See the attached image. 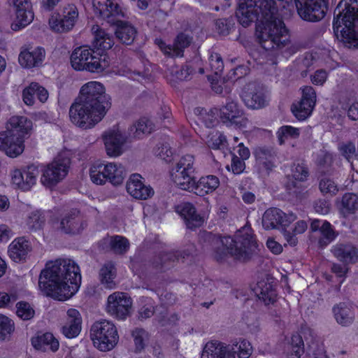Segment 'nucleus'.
<instances>
[{
	"mask_svg": "<svg viewBox=\"0 0 358 358\" xmlns=\"http://www.w3.org/2000/svg\"><path fill=\"white\" fill-rule=\"evenodd\" d=\"M291 7L292 0H239L236 15L240 23L248 27L261 15L255 33L260 45L288 57L297 50L282 20Z\"/></svg>",
	"mask_w": 358,
	"mask_h": 358,
	"instance_id": "1",
	"label": "nucleus"
},
{
	"mask_svg": "<svg viewBox=\"0 0 358 358\" xmlns=\"http://www.w3.org/2000/svg\"><path fill=\"white\" fill-rule=\"evenodd\" d=\"M81 275L78 265L71 259H57L46 263L38 278V289L58 301L71 298L79 289Z\"/></svg>",
	"mask_w": 358,
	"mask_h": 358,
	"instance_id": "2",
	"label": "nucleus"
},
{
	"mask_svg": "<svg viewBox=\"0 0 358 358\" xmlns=\"http://www.w3.org/2000/svg\"><path fill=\"white\" fill-rule=\"evenodd\" d=\"M207 238L211 242L213 257L217 261L224 259L228 255L240 261H245L257 247L248 227L238 231L235 239L230 236L220 237L210 234L207 235Z\"/></svg>",
	"mask_w": 358,
	"mask_h": 358,
	"instance_id": "3",
	"label": "nucleus"
},
{
	"mask_svg": "<svg viewBox=\"0 0 358 358\" xmlns=\"http://www.w3.org/2000/svg\"><path fill=\"white\" fill-rule=\"evenodd\" d=\"M358 20V0H341L335 10L334 31L336 38L348 48L358 47V34L355 31Z\"/></svg>",
	"mask_w": 358,
	"mask_h": 358,
	"instance_id": "4",
	"label": "nucleus"
},
{
	"mask_svg": "<svg viewBox=\"0 0 358 358\" xmlns=\"http://www.w3.org/2000/svg\"><path fill=\"white\" fill-rule=\"evenodd\" d=\"M296 219L293 213H285L278 208H269L263 215L262 224L266 229L280 228L287 243L294 247L299 243V236L308 229L307 222L302 220L291 225Z\"/></svg>",
	"mask_w": 358,
	"mask_h": 358,
	"instance_id": "5",
	"label": "nucleus"
},
{
	"mask_svg": "<svg viewBox=\"0 0 358 358\" xmlns=\"http://www.w3.org/2000/svg\"><path fill=\"white\" fill-rule=\"evenodd\" d=\"M72 68L76 71H86L100 73L110 66V58L106 53L95 52L88 46L76 48L70 57Z\"/></svg>",
	"mask_w": 358,
	"mask_h": 358,
	"instance_id": "6",
	"label": "nucleus"
},
{
	"mask_svg": "<svg viewBox=\"0 0 358 358\" xmlns=\"http://www.w3.org/2000/svg\"><path fill=\"white\" fill-rule=\"evenodd\" d=\"M109 105L84 102L79 99L73 103L69 109L71 122L83 129L93 128L106 114Z\"/></svg>",
	"mask_w": 358,
	"mask_h": 358,
	"instance_id": "7",
	"label": "nucleus"
},
{
	"mask_svg": "<svg viewBox=\"0 0 358 358\" xmlns=\"http://www.w3.org/2000/svg\"><path fill=\"white\" fill-rule=\"evenodd\" d=\"M109 105L84 102L79 99L73 103L69 109L71 122L83 129L93 128L106 114Z\"/></svg>",
	"mask_w": 358,
	"mask_h": 358,
	"instance_id": "8",
	"label": "nucleus"
},
{
	"mask_svg": "<svg viewBox=\"0 0 358 358\" xmlns=\"http://www.w3.org/2000/svg\"><path fill=\"white\" fill-rule=\"evenodd\" d=\"M71 151L61 150L52 162L43 170L41 182L47 187H52L61 182L68 174L71 164Z\"/></svg>",
	"mask_w": 358,
	"mask_h": 358,
	"instance_id": "9",
	"label": "nucleus"
},
{
	"mask_svg": "<svg viewBox=\"0 0 358 358\" xmlns=\"http://www.w3.org/2000/svg\"><path fill=\"white\" fill-rule=\"evenodd\" d=\"M93 345L101 352L112 350L119 341V334L115 324L109 320L94 322L90 329Z\"/></svg>",
	"mask_w": 358,
	"mask_h": 358,
	"instance_id": "10",
	"label": "nucleus"
},
{
	"mask_svg": "<svg viewBox=\"0 0 358 358\" xmlns=\"http://www.w3.org/2000/svg\"><path fill=\"white\" fill-rule=\"evenodd\" d=\"M194 160L192 155L182 156L171 173V180L181 189L189 192L194 189L196 182Z\"/></svg>",
	"mask_w": 358,
	"mask_h": 358,
	"instance_id": "11",
	"label": "nucleus"
},
{
	"mask_svg": "<svg viewBox=\"0 0 358 358\" xmlns=\"http://www.w3.org/2000/svg\"><path fill=\"white\" fill-rule=\"evenodd\" d=\"M78 8L74 3L65 4L61 13H53L49 18L50 29L57 33H64L71 31L78 20Z\"/></svg>",
	"mask_w": 358,
	"mask_h": 358,
	"instance_id": "12",
	"label": "nucleus"
},
{
	"mask_svg": "<svg viewBox=\"0 0 358 358\" xmlns=\"http://www.w3.org/2000/svg\"><path fill=\"white\" fill-rule=\"evenodd\" d=\"M106 311L113 318L124 321L133 313V300L127 293L115 292L107 298Z\"/></svg>",
	"mask_w": 358,
	"mask_h": 358,
	"instance_id": "13",
	"label": "nucleus"
},
{
	"mask_svg": "<svg viewBox=\"0 0 358 358\" xmlns=\"http://www.w3.org/2000/svg\"><path fill=\"white\" fill-rule=\"evenodd\" d=\"M38 175V169L34 165L15 167L9 173L10 185L15 189L30 191L36 185Z\"/></svg>",
	"mask_w": 358,
	"mask_h": 358,
	"instance_id": "14",
	"label": "nucleus"
},
{
	"mask_svg": "<svg viewBox=\"0 0 358 358\" xmlns=\"http://www.w3.org/2000/svg\"><path fill=\"white\" fill-rule=\"evenodd\" d=\"M294 2L299 15L306 21L320 20L327 10V0H294Z\"/></svg>",
	"mask_w": 358,
	"mask_h": 358,
	"instance_id": "15",
	"label": "nucleus"
},
{
	"mask_svg": "<svg viewBox=\"0 0 358 358\" xmlns=\"http://www.w3.org/2000/svg\"><path fill=\"white\" fill-rule=\"evenodd\" d=\"M128 136L120 125H116L106 131L103 140L107 155L111 157L120 156L123 152V148Z\"/></svg>",
	"mask_w": 358,
	"mask_h": 358,
	"instance_id": "16",
	"label": "nucleus"
},
{
	"mask_svg": "<svg viewBox=\"0 0 358 358\" xmlns=\"http://www.w3.org/2000/svg\"><path fill=\"white\" fill-rule=\"evenodd\" d=\"M241 96L247 107L252 109H259L268 102V94L255 83H249L243 85Z\"/></svg>",
	"mask_w": 358,
	"mask_h": 358,
	"instance_id": "17",
	"label": "nucleus"
},
{
	"mask_svg": "<svg viewBox=\"0 0 358 358\" xmlns=\"http://www.w3.org/2000/svg\"><path fill=\"white\" fill-rule=\"evenodd\" d=\"M301 90V101L292 108L294 116L299 120H303L310 115L316 102V93L312 87L305 86Z\"/></svg>",
	"mask_w": 358,
	"mask_h": 358,
	"instance_id": "18",
	"label": "nucleus"
},
{
	"mask_svg": "<svg viewBox=\"0 0 358 358\" xmlns=\"http://www.w3.org/2000/svg\"><path fill=\"white\" fill-rule=\"evenodd\" d=\"M83 319L76 308H69L60 324V332L64 337L72 339L78 337L82 330Z\"/></svg>",
	"mask_w": 358,
	"mask_h": 358,
	"instance_id": "19",
	"label": "nucleus"
},
{
	"mask_svg": "<svg viewBox=\"0 0 358 358\" xmlns=\"http://www.w3.org/2000/svg\"><path fill=\"white\" fill-rule=\"evenodd\" d=\"M25 140L26 138L13 133L3 131L0 132V150L9 157H17L24 152Z\"/></svg>",
	"mask_w": 358,
	"mask_h": 358,
	"instance_id": "20",
	"label": "nucleus"
},
{
	"mask_svg": "<svg viewBox=\"0 0 358 358\" xmlns=\"http://www.w3.org/2000/svg\"><path fill=\"white\" fill-rule=\"evenodd\" d=\"M103 97L106 98V87L103 84L99 81H89L80 87L78 99L94 105L106 106L108 103L110 106L108 102L101 101Z\"/></svg>",
	"mask_w": 358,
	"mask_h": 358,
	"instance_id": "21",
	"label": "nucleus"
},
{
	"mask_svg": "<svg viewBox=\"0 0 358 358\" xmlns=\"http://www.w3.org/2000/svg\"><path fill=\"white\" fill-rule=\"evenodd\" d=\"M45 58V51L41 47L22 46L18 57V62L23 68L31 69L42 64Z\"/></svg>",
	"mask_w": 358,
	"mask_h": 358,
	"instance_id": "22",
	"label": "nucleus"
},
{
	"mask_svg": "<svg viewBox=\"0 0 358 358\" xmlns=\"http://www.w3.org/2000/svg\"><path fill=\"white\" fill-rule=\"evenodd\" d=\"M92 6L95 15L110 22L123 15L119 0H92Z\"/></svg>",
	"mask_w": 358,
	"mask_h": 358,
	"instance_id": "23",
	"label": "nucleus"
},
{
	"mask_svg": "<svg viewBox=\"0 0 358 358\" xmlns=\"http://www.w3.org/2000/svg\"><path fill=\"white\" fill-rule=\"evenodd\" d=\"M127 191L134 199L146 200L152 197L154 190L144 184L143 178L137 173L132 174L127 182Z\"/></svg>",
	"mask_w": 358,
	"mask_h": 358,
	"instance_id": "24",
	"label": "nucleus"
},
{
	"mask_svg": "<svg viewBox=\"0 0 358 358\" xmlns=\"http://www.w3.org/2000/svg\"><path fill=\"white\" fill-rule=\"evenodd\" d=\"M33 129L34 124L32 120L24 115H15L11 116L6 126V131L26 139L30 136Z\"/></svg>",
	"mask_w": 358,
	"mask_h": 358,
	"instance_id": "25",
	"label": "nucleus"
},
{
	"mask_svg": "<svg viewBox=\"0 0 358 358\" xmlns=\"http://www.w3.org/2000/svg\"><path fill=\"white\" fill-rule=\"evenodd\" d=\"M32 250L31 242L24 236L13 239L8 247V255L15 262L26 261Z\"/></svg>",
	"mask_w": 358,
	"mask_h": 358,
	"instance_id": "26",
	"label": "nucleus"
},
{
	"mask_svg": "<svg viewBox=\"0 0 358 358\" xmlns=\"http://www.w3.org/2000/svg\"><path fill=\"white\" fill-rule=\"evenodd\" d=\"M273 283L272 278L266 277L259 280L254 287L257 296L266 305L276 301L277 294Z\"/></svg>",
	"mask_w": 358,
	"mask_h": 358,
	"instance_id": "27",
	"label": "nucleus"
},
{
	"mask_svg": "<svg viewBox=\"0 0 358 358\" xmlns=\"http://www.w3.org/2000/svg\"><path fill=\"white\" fill-rule=\"evenodd\" d=\"M85 223L78 210L66 213L61 219L59 229L66 234H78L85 227Z\"/></svg>",
	"mask_w": 358,
	"mask_h": 358,
	"instance_id": "28",
	"label": "nucleus"
},
{
	"mask_svg": "<svg viewBox=\"0 0 358 358\" xmlns=\"http://www.w3.org/2000/svg\"><path fill=\"white\" fill-rule=\"evenodd\" d=\"M191 41L189 37L181 34L177 36L173 45H166L165 42L158 38L156 39L155 43L164 55L171 57H181L183 50L190 44Z\"/></svg>",
	"mask_w": 358,
	"mask_h": 358,
	"instance_id": "29",
	"label": "nucleus"
},
{
	"mask_svg": "<svg viewBox=\"0 0 358 358\" xmlns=\"http://www.w3.org/2000/svg\"><path fill=\"white\" fill-rule=\"evenodd\" d=\"M176 212L184 219L187 227L194 229L201 226L204 219L199 215L194 207L189 203H184L176 206Z\"/></svg>",
	"mask_w": 358,
	"mask_h": 358,
	"instance_id": "30",
	"label": "nucleus"
},
{
	"mask_svg": "<svg viewBox=\"0 0 358 358\" xmlns=\"http://www.w3.org/2000/svg\"><path fill=\"white\" fill-rule=\"evenodd\" d=\"M332 311L334 319L338 324L349 327L354 322L355 309L352 305L340 303L333 307Z\"/></svg>",
	"mask_w": 358,
	"mask_h": 358,
	"instance_id": "31",
	"label": "nucleus"
},
{
	"mask_svg": "<svg viewBox=\"0 0 358 358\" xmlns=\"http://www.w3.org/2000/svg\"><path fill=\"white\" fill-rule=\"evenodd\" d=\"M33 348L38 351L56 352L59 348V343L57 338L51 333H45L34 336L31 339Z\"/></svg>",
	"mask_w": 358,
	"mask_h": 358,
	"instance_id": "32",
	"label": "nucleus"
},
{
	"mask_svg": "<svg viewBox=\"0 0 358 358\" xmlns=\"http://www.w3.org/2000/svg\"><path fill=\"white\" fill-rule=\"evenodd\" d=\"M94 38L92 46L97 51L103 52L110 49L114 45L112 36L98 25H94L92 28Z\"/></svg>",
	"mask_w": 358,
	"mask_h": 358,
	"instance_id": "33",
	"label": "nucleus"
},
{
	"mask_svg": "<svg viewBox=\"0 0 358 358\" xmlns=\"http://www.w3.org/2000/svg\"><path fill=\"white\" fill-rule=\"evenodd\" d=\"M227 348L229 358H249L253 352L251 343L242 338L233 341Z\"/></svg>",
	"mask_w": 358,
	"mask_h": 358,
	"instance_id": "34",
	"label": "nucleus"
},
{
	"mask_svg": "<svg viewBox=\"0 0 358 358\" xmlns=\"http://www.w3.org/2000/svg\"><path fill=\"white\" fill-rule=\"evenodd\" d=\"M37 96L42 103L47 101L48 98V91L36 83H31L22 92V99L27 106H32L35 103V96Z\"/></svg>",
	"mask_w": 358,
	"mask_h": 358,
	"instance_id": "35",
	"label": "nucleus"
},
{
	"mask_svg": "<svg viewBox=\"0 0 358 358\" xmlns=\"http://www.w3.org/2000/svg\"><path fill=\"white\" fill-rule=\"evenodd\" d=\"M220 185L217 177L209 175L201 177L195 182L192 192L199 196H205L213 193Z\"/></svg>",
	"mask_w": 358,
	"mask_h": 358,
	"instance_id": "36",
	"label": "nucleus"
},
{
	"mask_svg": "<svg viewBox=\"0 0 358 358\" xmlns=\"http://www.w3.org/2000/svg\"><path fill=\"white\" fill-rule=\"evenodd\" d=\"M106 183L113 186L121 185L127 175L126 169L123 165L116 162H107Z\"/></svg>",
	"mask_w": 358,
	"mask_h": 358,
	"instance_id": "37",
	"label": "nucleus"
},
{
	"mask_svg": "<svg viewBox=\"0 0 358 358\" xmlns=\"http://www.w3.org/2000/svg\"><path fill=\"white\" fill-rule=\"evenodd\" d=\"M227 345L217 341L208 342L203 347L201 358H227Z\"/></svg>",
	"mask_w": 358,
	"mask_h": 358,
	"instance_id": "38",
	"label": "nucleus"
},
{
	"mask_svg": "<svg viewBox=\"0 0 358 358\" xmlns=\"http://www.w3.org/2000/svg\"><path fill=\"white\" fill-rule=\"evenodd\" d=\"M332 252L337 259L345 263H354L358 259V252L351 245H336Z\"/></svg>",
	"mask_w": 358,
	"mask_h": 358,
	"instance_id": "39",
	"label": "nucleus"
},
{
	"mask_svg": "<svg viewBox=\"0 0 358 358\" xmlns=\"http://www.w3.org/2000/svg\"><path fill=\"white\" fill-rule=\"evenodd\" d=\"M243 116V110L237 103L233 101H229L220 110V117L224 122H230L237 124Z\"/></svg>",
	"mask_w": 358,
	"mask_h": 358,
	"instance_id": "40",
	"label": "nucleus"
},
{
	"mask_svg": "<svg viewBox=\"0 0 358 358\" xmlns=\"http://www.w3.org/2000/svg\"><path fill=\"white\" fill-rule=\"evenodd\" d=\"M337 207L344 217L353 215L358 210V196L352 193L345 194L338 202Z\"/></svg>",
	"mask_w": 358,
	"mask_h": 358,
	"instance_id": "41",
	"label": "nucleus"
},
{
	"mask_svg": "<svg viewBox=\"0 0 358 358\" xmlns=\"http://www.w3.org/2000/svg\"><path fill=\"white\" fill-rule=\"evenodd\" d=\"M107 162H94L89 168V176L91 181L98 185L106 184Z\"/></svg>",
	"mask_w": 358,
	"mask_h": 358,
	"instance_id": "42",
	"label": "nucleus"
},
{
	"mask_svg": "<svg viewBox=\"0 0 358 358\" xmlns=\"http://www.w3.org/2000/svg\"><path fill=\"white\" fill-rule=\"evenodd\" d=\"M153 130V125L147 118H141L129 129L128 136L134 138H142L150 134Z\"/></svg>",
	"mask_w": 358,
	"mask_h": 358,
	"instance_id": "43",
	"label": "nucleus"
},
{
	"mask_svg": "<svg viewBox=\"0 0 358 358\" xmlns=\"http://www.w3.org/2000/svg\"><path fill=\"white\" fill-rule=\"evenodd\" d=\"M115 34L122 43L129 45L134 40L136 29L128 23L119 22L115 30Z\"/></svg>",
	"mask_w": 358,
	"mask_h": 358,
	"instance_id": "44",
	"label": "nucleus"
},
{
	"mask_svg": "<svg viewBox=\"0 0 358 358\" xmlns=\"http://www.w3.org/2000/svg\"><path fill=\"white\" fill-rule=\"evenodd\" d=\"M34 18L33 9L25 10H20L15 13V19L11 24V29L13 31H19L29 25Z\"/></svg>",
	"mask_w": 358,
	"mask_h": 358,
	"instance_id": "45",
	"label": "nucleus"
},
{
	"mask_svg": "<svg viewBox=\"0 0 358 358\" xmlns=\"http://www.w3.org/2000/svg\"><path fill=\"white\" fill-rule=\"evenodd\" d=\"M116 271L113 264H106L100 270L99 278L101 282L107 288L115 287Z\"/></svg>",
	"mask_w": 358,
	"mask_h": 358,
	"instance_id": "46",
	"label": "nucleus"
},
{
	"mask_svg": "<svg viewBox=\"0 0 358 358\" xmlns=\"http://www.w3.org/2000/svg\"><path fill=\"white\" fill-rule=\"evenodd\" d=\"M276 135L278 143L283 145L289 140L297 138L300 135V129L289 125L282 126L278 129Z\"/></svg>",
	"mask_w": 358,
	"mask_h": 358,
	"instance_id": "47",
	"label": "nucleus"
},
{
	"mask_svg": "<svg viewBox=\"0 0 358 358\" xmlns=\"http://www.w3.org/2000/svg\"><path fill=\"white\" fill-rule=\"evenodd\" d=\"M287 350L291 358H301L304 353V344L301 336L293 335L289 341Z\"/></svg>",
	"mask_w": 358,
	"mask_h": 358,
	"instance_id": "48",
	"label": "nucleus"
},
{
	"mask_svg": "<svg viewBox=\"0 0 358 358\" xmlns=\"http://www.w3.org/2000/svg\"><path fill=\"white\" fill-rule=\"evenodd\" d=\"M208 145L213 149L220 148L225 142V137L217 131H206L201 137Z\"/></svg>",
	"mask_w": 358,
	"mask_h": 358,
	"instance_id": "49",
	"label": "nucleus"
},
{
	"mask_svg": "<svg viewBox=\"0 0 358 358\" xmlns=\"http://www.w3.org/2000/svg\"><path fill=\"white\" fill-rule=\"evenodd\" d=\"M320 236L318 238L317 245L320 247H325L329 245L335 238L336 234L331 224L328 222H323L320 231Z\"/></svg>",
	"mask_w": 358,
	"mask_h": 358,
	"instance_id": "50",
	"label": "nucleus"
},
{
	"mask_svg": "<svg viewBox=\"0 0 358 358\" xmlns=\"http://www.w3.org/2000/svg\"><path fill=\"white\" fill-rule=\"evenodd\" d=\"M319 189L325 196L336 195L339 191L338 185L331 178L324 176L319 182Z\"/></svg>",
	"mask_w": 358,
	"mask_h": 358,
	"instance_id": "51",
	"label": "nucleus"
},
{
	"mask_svg": "<svg viewBox=\"0 0 358 358\" xmlns=\"http://www.w3.org/2000/svg\"><path fill=\"white\" fill-rule=\"evenodd\" d=\"M45 220V213L40 210H34L28 216L26 224L29 229L36 231L42 228Z\"/></svg>",
	"mask_w": 358,
	"mask_h": 358,
	"instance_id": "52",
	"label": "nucleus"
},
{
	"mask_svg": "<svg viewBox=\"0 0 358 358\" xmlns=\"http://www.w3.org/2000/svg\"><path fill=\"white\" fill-rule=\"evenodd\" d=\"M15 331L14 321L8 316L0 313V339L9 338Z\"/></svg>",
	"mask_w": 358,
	"mask_h": 358,
	"instance_id": "53",
	"label": "nucleus"
},
{
	"mask_svg": "<svg viewBox=\"0 0 358 358\" xmlns=\"http://www.w3.org/2000/svg\"><path fill=\"white\" fill-rule=\"evenodd\" d=\"M132 337L135 350L136 352H141L148 343V333L144 329H136L132 331Z\"/></svg>",
	"mask_w": 358,
	"mask_h": 358,
	"instance_id": "54",
	"label": "nucleus"
},
{
	"mask_svg": "<svg viewBox=\"0 0 358 358\" xmlns=\"http://www.w3.org/2000/svg\"><path fill=\"white\" fill-rule=\"evenodd\" d=\"M111 249L117 254H122L127 251L129 247L128 241L120 236H112L108 238Z\"/></svg>",
	"mask_w": 358,
	"mask_h": 358,
	"instance_id": "55",
	"label": "nucleus"
},
{
	"mask_svg": "<svg viewBox=\"0 0 358 358\" xmlns=\"http://www.w3.org/2000/svg\"><path fill=\"white\" fill-rule=\"evenodd\" d=\"M341 106L347 110L348 117L352 120L358 119V102L354 99H343L340 101Z\"/></svg>",
	"mask_w": 358,
	"mask_h": 358,
	"instance_id": "56",
	"label": "nucleus"
},
{
	"mask_svg": "<svg viewBox=\"0 0 358 358\" xmlns=\"http://www.w3.org/2000/svg\"><path fill=\"white\" fill-rule=\"evenodd\" d=\"M16 314L22 320H28L34 316L35 311L29 303L19 301L16 303Z\"/></svg>",
	"mask_w": 358,
	"mask_h": 358,
	"instance_id": "57",
	"label": "nucleus"
},
{
	"mask_svg": "<svg viewBox=\"0 0 358 358\" xmlns=\"http://www.w3.org/2000/svg\"><path fill=\"white\" fill-rule=\"evenodd\" d=\"M140 302L142 307L138 311L139 317L141 319H147L152 316L155 313L152 300L148 297H141Z\"/></svg>",
	"mask_w": 358,
	"mask_h": 358,
	"instance_id": "58",
	"label": "nucleus"
},
{
	"mask_svg": "<svg viewBox=\"0 0 358 358\" xmlns=\"http://www.w3.org/2000/svg\"><path fill=\"white\" fill-rule=\"evenodd\" d=\"M210 66L215 76H219L224 69V64L220 55L212 53L209 58Z\"/></svg>",
	"mask_w": 358,
	"mask_h": 358,
	"instance_id": "59",
	"label": "nucleus"
},
{
	"mask_svg": "<svg viewBox=\"0 0 358 358\" xmlns=\"http://www.w3.org/2000/svg\"><path fill=\"white\" fill-rule=\"evenodd\" d=\"M189 74V69L187 67L182 69L180 71L173 68L169 70L166 76L170 81H176L186 79Z\"/></svg>",
	"mask_w": 358,
	"mask_h": 358,
	"instance_id": "60",
	"label": "nucleus"
},
{
	"mask_svg": "<svg viewBox=\"0 0 358 358\" xmlns=\"http://www.w3.org/2000/svg\"><path fill=\"white\" fill-rule=\"evenodd\" d=\"M328 77V73L324 70H317L310 76L311 82L315 85H323Z\"/></svg>",
	"mask_w": 358,
	"mask_h": 358,
	"instance_id": "61",
	"label": "nucleus"
},
{
	"mask_svg": "<svg viewBox=\"0 0 358 358\" xmlns=\"http://www.w3.org/2000/svg\"><path fill=\"white\" fill-rule=\"evenodd\" d=\"M13 236L12 229L6 224H0V244L6 243Z\"/></svg>",
	"mask_w": 358,
	"mask_h": 358,
	"instance_id": "62",
	"label": "nucleus"
},
{
	"mask_svg": "<svg viewBox=\"0 0 358 358\" xmlns=\"http://www.w3.org/2000/svg\"><path fill=\"white\" fill-rule=\"evenodd\" d=\"M293 178L299 181L304 180L308 176V171L303 165H297L292 169Z\"/></svg>",
	"mask_w": 358,
	"mask_h": 358,
	"instance_id": "63",
	"label": "nucleus"
},
{
	"mask_svg": "<svg viewBox=\"0 0 358 358\" xmlns=\"http://www.w3.org/2000/svg\"><path fill=\"white\" fill-rule=\"evenodd\" d=\"M340 150L348 161H350L355 156V145L352 143L343 144L341 146Z\"/></svg>",
	"mask_w": 358,
	"mask_h": 358,
	"instance_id": "64",
	"label": "nucleus"
}]
</instances>
